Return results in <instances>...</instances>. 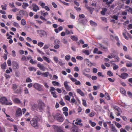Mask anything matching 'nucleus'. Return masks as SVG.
<instances>
[{"mask_svg":"<svg viewBox=\"0 0 132 132\" xmlns=\"http://www.w3.org/2000/svg\"><path fill=\"white\" fill-rule=\"evenodd\" d=\"M56 89L53 87H50V92L51 93L52 92H54V91L56 90Z\"/></svg>","mask_w":132,"mask_h":132,"instance_id":"nucleus-45","label":"nucleus"},{"mask_svg":"<svg viewBox=\"0 0 132 132\" xmlns=\"http://www.w3.org/2000/svg\"><path fill=\"white\" fill-rule=\"evenodd\" d=\"M38 4L40 5L43 8H44V7L45 6V3L44 2H43L41 1H40L39 2Z\"/></svg>","mask_w":132,"mask_h":132,"instance_id":"nucleus-24","label":"nucleus"},{"mask_svg":"<svg viewBox=\"0 0 132 132\" xmlns=\"http://www.w3.org/2000/svg\"><path fill=\"white\" fill-rule=\"evenodd\" d=\"M126 66L128 67H131L132 66V63L130 62L127 63L126 64Z\"/></svg>","mask_w":132,"mask_h":132,"instance_id":"nucleus-58","label":"nucleus"},{"mask_svg":"<svg viewBox=\"0 0 132 132\" xmlns=\"http://www.w3.org/2000/svg\"><path fill=\"white\" fill-rule=\"evenodd\" d=\"M119 68L118 66L116 65L115 64H114V66L113 67V69L114 70H117L118 68Z\"/></svg>","mask_w":132,"mask_h":132,"instance_id":"nucleus-59","label":"nucleus"},{"mask_svg":"<svg viewBox=\"0 0 132 132\" xmlns=\"http://www.w3.org/2000/svg\"><path fill=\"white\" fill-rule=\"evenodd\" d=\"M52 84L54 86H58L59 85V83L56 81H53L52 82Z\"/></svg>","mask_w":132,"mask_h":132,"instance_id":"nucleus-35","label":"nucleus"},{"mask_svg":"<svg viewBox=\"0 0 132 132\" xmlns=\"http://www.w3.org/2000/svg\"><path fill=\"white\" fill-rule=\"evenodd\" d=\"M59 103L62 106H63L65 105V103L63 102V100L62 98L61 99V101H60Z\"/></svg>","mask_w":132,"mask_h":132,"instance_id":"nucleus-40","label":"nucleus"},{"mask_svg":"<svg viewBox=\"0 0 132 132\" xmlns=\"http://www.w3.org/2000/svg\"><path fill=\"white\" fill-rule=\"evenodd\" d=\"M40 14L42 16H40V18L42 20L46 21L47 19L45 18V17L46 16H48V13L47 12H45L44 11H40Z\"/></svg>","mask_w":132,"mask_h":132,"instance_id":"nucleus-7","label":"nucleus"},{"mask_svg":"<svg viewBox=\"0 0 132 132\" xmlns=\"http://www.w3.org/2000/svg\"><path fill=\"white\" fill-rule=\"evenodd\" d=\"M29 6L27 3L24 2L23 3V5L22 6V7L24 9H26V7Z\"/></svg>","mask_w":132,"mask_h":132,"instance_id":"nucleus-28","label":"nucleus"},{"mask_svg":"<svg viewBox=\"0 0 132 132\" xmlns=\"http://www.w3.org/2000/svg\"><path fill=\"white\" fill-rule=\"evenodd\" d=\"M6 64L5 62H4L3 64H2L1 65V68L3 69H4L6 68Z\"/></svg>","mask_w":132,"mask_h":132,"instance_id":"nucleus-38","label":"nucleus"},{"mask_svg":"<svg viewBox=\"0 0 132 132\" xmlns=\"http://www.w3.org/2000/svg\"><path fill=\"white\" fill-rule=\"evenodd\" d=\"M17 87V86L15 84H14L12 85V88L15 93L18 94L20 93L21 92V88H20L16 89Z\"/></svg>","mask_w":132,"mask_h":132,"instance_id":"nucleus-5","label":"nucleus"},{"mask_svg":"<svg viewBox=\"0 0 132 132\" xmlns=\"http://www.w3.org/2000/svg\"><path fill=\"white\" fill-rule=\"evenodd\" d=\"M109 127L111 128V130L113 132H117V130L114 125L112 124H110Z\"/></svg>","mask_w":132,"mask_h":132,"instance_id":"nucleus-16","label":"nucleus"},{"mask_svg":"<svg viewBox=\"0 0 132 132\" xmlns=\"http://www.w3.org/2000/svg\"><path fill=\"white\" fill-rule=\"evenodd\" d=\"M22 115V112L21 109L20 108L17 109L16 112V116L18 117Z\"/></svg>","mask_w":132,"mask_h":132,"instance_id":"nucleus-15","label":"nucleus"},{"mask_svg":"<svg viewBox=\"0 0 132 132\" xmlns=\"http://www.w3.org/2000/svg\"><path fill=\"white\" fill-rule=\"evenodd\" d=\"M30 62L32 64H34L37 63V61H34L32 59H31L30 61Z\"/></svg>","mask_w":132,"mask_h":132,"instance_id":"nucleus-54","label":"nucleus"},{"mask_svg":"<svg viewBox=\"0 0 132 132\" xmlns=\"http://www.w3.org/2000/svg\"><path fill=\"white\" fill-rule=\"evenodd\" d=\"M43 57L44 60L48 63H49L50 62V61L49 60V58L46 57L44 56Z\"/></svg>","mask_w":132,"mask_h":132,"instance_id":"nucleus-34","label":"nucleus"},{"mask_svg":"<svg viewBox=\"0 0 132 132\" xmlns=\"http://www.w3.org/2000/svg\"><path fill=\"white\" fill-rule=\"evenodd\" d=\"M37 32L41 37L44 36H47V35L46 32L43 30H37Z\"/></svg>","mask_w":132,"mask_h":132,"instance_id":"nucleus-8","label":"nucleus"},{"mask_svg":"<svg viewBox=\"0 0 132 132\" xmlns=\"http://www.w3.org/2000/svg\"><path fill=\"white\" fill-rule=\"evenodd\" d=\"M82 52L87 55H89L90 54L89 51L87 50H83L82 51Z\"/></svg>","mask_w":132,"mask_h":132,"instance_id":"nucleus-29","label":"nucleus"},{"mask_svg":"<svg viewBox=\"0 0 132 132\" xmlns=\"http://www.w3.org/2000/svg\"><path fill=\"white\" fill-rule=\"evenodd\" d=\"M107 11V9L106 8H103L102 9V10L101 11V13L102 15H105V13Z\"/></svg>","mask_w":132,"mask_h":132,"instance_id":"nucleus-21","label":"nucleus"},{"mask_svg":"<svg viewBox=\"0 0 132 132\" xmlns=\"http://www.w3.org/2000/svg\"><path fill=\"white\" fill-rule=\"evenodd\" d=\"M114 57L116 61V62L119 61L120 58L118 56H114Z\"/></svg>","mask_w":132,"mask_h":132,"instance_id":"nucleus-56","label":"nucleus"},{"mask_svg":"<svg viewBox=\"0 0 132 132\" xmlns=\"http://www.w3.org/2000/svg\"><path fill=\"white\" fill-rule=\"evenodd\" d=\"M53 128L55 132H65L61 129L60 127L56 125H53Z\"/></svg>","mask_w":132,"mask_h":132,"instance_id":"nucleus-9","label":"nucleus"},{"mask_svg":"<svg viewBox=\"0 0 132 132\" xmlns=\"http://www.w3.org/2000/svg\"><path fill=\"white\" fill-rule=\"evenodd\" d=\"M42 75L44 76L45 77H47L49 75V72H46L44 73H42Z\"/></svg>","mask_w":132,"mask_h":132,"instance_id":"nucleus-52","label":"nucleus"},{"mask_svg":"<svg viewBox=\"0 0 132 132\" xmlns=\"http://www.w3.org/2000/svg\"><path fill=\"white\" fill-rule=\"evenodd\" d=\"M122 34L123 37L126 39L127 40L128 39V37L126 36L127 33H123Z\"/></svg>","mask_w":132,"mask_h":132,"instance_id":"nucleus-57","label":"nucleus"},{"mask_svg":"<svg viewBox=\"0 0 132 132\" xmlns=\"http://www.w3.org/2000/svg\"><path fill=\"white\" fill-rule=\"evenodd\" d=\"M28 69L30 71H36V69L34 67H30L28 68Z\"/></svg>","mask_w":132,"mask_h":132,"instance_id":"nucleus-42","label":"nucleus"},{"mask_svg":"<svg viewBox=\"0 0 132 132\" xmlns=\"http://www.w3.org/2000/svg\"><path fill=\"white\" fill-rule=\"evenodd\" d=\"M0 102L2 104H5L10 105L12 104V103L11 102H8L7 99L5 97H2L0 98Z\"/></svg>","mask_w":132,"mask_h":132,"instance_id":"nucleus-4","label":"nucleus"},{"mask_svg":"<svg viewBox=\"0 0 132 132\" xmlns=\"http://www.w3.org/2000/svg\"><path fill=\"white\" fill-rule=\"evenodd\" d=\"M38 109L40 112H42L45 109V103L40 100L37 101Z\"/></svg>","mask_w":132,"mask_h":132,"instance_id":"nucleus-2","label":"nucleus"},{"mask_svg":"<svg viewBox=\"0 0 132 132\" xmlns=\"http://www.w3.org/2000/svg\"><path fill=\"white\" fill-rule=\"evenodd\" d=\"M70 124H71V123L69 121L68 119H66L63 125H65V129H68L69 127Z\"/></svg>","mask_w":132,"mask_h":132,"instance_id":"nucleus-14","label":"nucleus"},{"mask_svg":"<svg viewBox=\"0 0 132 132\" xmlns=\"http://www.w3.org/2000/svg\"><path fill=\"white\" fill-rule=\"evenodd\" d=\"M13 127L14 128V131L16 132H17V130H18V128H17L16 126V125H13Z\"/></svg>","mask_w":132,"mask_h":132,"instance_id":"nucleus-61","label":"nucleus"},{"mask_svg":"<svg viewBox=\"0 0 132 132\" xmlns=\"http://www.w3.org/2000/svg\"><path fill=\"white\" fill-rule=\"evenodd\" d=\"M64 87L67 91H70L71 90V89L70 87L68 86L67 81H65L64 82Z\"/></svg>","mask_w":132,"mask_h":132,"instance_id":"nucleus-18","label":"nucleus"},{"mask_svg":"<svg viewBox=\"0 0 132 132\" xmlns=\"http://www.w3.org/2000/svg\"><path fill=\"white\" fill-rule=\"evenodd\" d=\"M12 66L13 69L14 70L18 69L19 68V64L16 62L13 61L12 62Z\"/></svg>","mask_w":132,"mask_h":132,"instance_id":"nucleus-10","label":"nucleus"},{"mask_svg":"<svg viewBox=\"0 0 132 132\" xmlns=\"http://www.w3.org/2000/svg\"><path fill=\"white\" fill-rule=\"evenodd\" d=\"M24 93L25 94H28L29 93L28 89L27 87H25L24 89Z\"/></svg>","mask_w":132,"mask_h":132,"instance_id":"nucleus-49","label":"nucleus"},{"mask_svg":"<svg viewBox=\"0 0 132 132\" xmlns=\"http://www.w3.org/2000/svg\"><path fill=\"white\" fill-rule=\"evenodd\" d=\"M54 119L59 122H62L64 120V119L60 113H57L55 115L53 116Z\"/></svg>","mask_w":132,"mask_h":132,"instance_id":"nucleus-3","label":"nucleus"},{"mask_svg":"<svg viewBox=\"0 0 132 132\" xmlns=\"http://www.w3.org/2000/svg\"><path fill=\"white\" fill-rule=\"evenodd\" d=\"M126 58L130 60H132V57H130L128 55H126L125 56Z\"/></svg>","mask_w":132,"mask_h":132,"instance_id":"nucleus-48","label":"nucleus"},{"mask_svg":"<svg viewBox=\"0 0 132 132\" xmlns=\"http://www.w3.org/2000/svg\"><path fill=\"white\" fill-rule=\"evenodd\" d=\"M13 101L15 103L17 104H20L21 103L20 101L18 98H15L13 100Z\"/></svg>","mask_w":132,"mask_h":132,"instance_id":"nucleus-20","label":"nucleus"},{"mask_svg":"<svg viewBox=\"0 0 132 132\" xmlns=\"http://www.w3.org/2000/svg\"><path fill=\"white\" fill-rule=\"evenodd\" d=\"M88 96L90 100L91 101H93L94 100V98L92 96V94L91 93H90L89 94Z\"/></svg>","mask_w":132,"mask_h":132,"instance_id":"nucleus-50","label":"nucleus"},{"mask_svg":"<svg viewBox=\"0 0 132 132\" xmlns=\"http://www.w3.org/2000/svg\"><path fill=\"white\" fill-rule=\"evenodd\" d=\"M65 99L66 100H67L69 101H70V97H69V96H68V95L65 96Z\"/></svg>","mask_w":132,"mask_h":132,"instance_id":"nucleus-60","label":"nucleus"},{"mask_svg":"<svg viewBox=\"0 0 132 132\" xmlns=\"http://www.w3.org/2000/svg\"><path fill=\"white\" fill-rule=\"evenodd\" d=\"M115 125L118 128H119L122 127V126L118 122H116Z\"/></svg>","mask_w":132,"mask_h":132,"instance_id":"nucleus-37","label":"nucleus"},{"mask_svg":"<svg viewBox=\"0 0 132 132\" xmlns=\"http://www.w3.org/2000/svg\"><path fill=\"white\" fill-rule=\"evenodd\" d=\"M100 48L102 50H105L106 48L105 46H104L103 45L100 44L99 45Z\"/></svg>","mask_w":132,"mask_h":132,"instance_id":"nucleus-39","label":"nucleus"},{"mask_svg":"<svg viewBox=\"0 0 132 132\" xmlns=\"http://www.w3.org/2000/svg\"><path fill=\"white\" fill-rule=\"evenodd\" d=\"M26 24V22L25 20L23 19H22L21 20V24L22 25L24 26Z\"/></svg>","mask_w":132,"mask_h":132,"instance_id":"nucleus-36","label":"nucleus"},{"mask_svg":"<svg viewBox=\"0 0 132 132\" xmlns=\"http://www.w3.org/2000/svg\"><path fill=\"white\" fill-rule=\"evenodd\" d=\"M113 107V109L116 110L118 112H120L121 111V109L118 106H114Z\"/></svg>","mask_w":132,"mask_h":132,"instance_id":"nucleus-26","label":"nucleus"},{"mask_svg":"<svg viewBox=\"0 0 132 132\" xmlns=\"http://www.w3.org/2000/svg\"><path fill=\"white\" fill-rule=\"evenodd\" d=\"M13 26L16 27H17L18 28H20V26L19 25L18 23L16 22H14L13 23Z\"/></svg>","mask_w":132,"mask_h":132,"instance_id":"nucleus-31","label":"nucleus"},{"mask_svg":"<svg viewBox=\"0 0 132 132\" xmlns=\"http://www.w3.org/2000/svg\"><path fill=\"white\" fill-rule=\"evenodd\" d=\"M120 91L121 93L124 95H125L126 94V92L125 89L123 88H121L120 89Z\"/></svg>","mask_w":132,"mask_h":132,"instance_id":"nucleus-32","label":"nucleus"},{"mask_svg":"<svg viewBox=\"0 0 132 132\" xmlns=\"http://www.w3.org/2000/svg\"><path fill=\"white\" fill-rule=\"evenodd\" d=\"M62 110L63 111V114L65 116L67 117L68 116V109L67 107H64L62 108Z\"/></svg>","mask_w":132,"mask_h":132,"instance_id":"nucleus-13","label":"nucleus"},{"mask_svg":"<svg viewBox=\"0 0 132 132\" xmlns=\"http://www.w3.org/2000/svg\"><path fill=\"white\" fill-rule=\"evenodd\" d=\"M60 41L58 39H55L54 40V44H60Z\"/></svg>","mask_w":132,"mask_h":132,"instance_id":"nucleus-41","label":"nucleus"},{"mask_svg":"<svg viewBox=\"0 0 132 132\" xmlns=\"http://www.w3.org/2000/svg\"><path fill=\"white\" fill-rule=\"evenodd\" d=\"M7 5L5 4L4 6L2 5L1 6L2 9L4 10H6Z\"/></svg>","mask_w":132,"mask_h":132,"instance_id":"nucleus-43","label":"nucleus"},{"mask_svg":"<svg viewBox=\"0 0 132 132\" xmlns=\"http://www.w3.org/2000/svg\"><path fill=\"white\" fill-rule=\"evenodd\" d=\"M77 93H79L81 96H83L84 95L83 92L80 89H78L77 90Z\"/></svg>","mask_w":132,"mask_h":132,"instance_id":"nucleus-22","label":"nucleus"},{"mask_svg":"<svg viewBox=\"0 0 132 132\" xmlns=\"http://www.w3.org/2000/svg\"><path fill=\"white\" fill-rule=\"evenodd\" d=\"M86 64L89 67H92V66H95V64H94L93 63H92L91 62L88 61L86 63Z\"/></svg>","mask_w":132,"mask_h":132,"instance_id":"nucleus-25","label":"nucleus"},{"mask_svg":"<svg viewBox=\"0 0 132 132\" xmlns=\"http://www.w3.org/2000/svg\"><path fill=\"white\" fill-rule=\"evenodd\" d=\"M76 57L77 59L79 60H82L83 59V57L80 56H77Z\"/></svg>","mask_w":132,"mask_h":132,"instance_id":"nucleus-64","label":"nucleus"},{"mask_svg":"<svg viewBox=\"0 0 132 132\" xmlns=\"http://www.w3.org/2000/svg\"><path fill=\"white\" fill-rule=\"evenodd\" d=\"M7 63L8 65L9 66H11V61L10 60H9L7 61Z\"/></svg>","mask_w":132,"mask_h":132,"instance_id":"nucleus-63","label":"nucleus"},{"mask_svg":"<svg viewBox=\"0 0 132 132\" xmlns=\"http://www.w3.org/2000/svg\"><path fill=\"white\" fill-rule=\"evenodd\" d=\"M38 109V104H34L32 105L31 109L32 111L37 110Z\"/></svg>","mask_w":132,"mask_h":132,"instance_id":"nucleus-19","label":"nucleus"},{"mask_svg":"<svg viewBox=\"0 0 132 132\" xmlns=\"http://www.w3.org/2000/svg\"><path fill=\"white\" fill-rule=\"evenodd\" d=\"M90 24L93 26H97V24L94 22L92 20H90Z\"/></svg>","mask_w":132,"mask_h":132,"instance_id":"nucleus-27","label":"nucleus"},{"mask_svg":"<svg viewBox=\"0 0 132 132\" xmlns=\"http://www.w3.org/2000/svg\"><path fill=\"white\" fill-rule=\"evenodd\" d=\"M33 87L34 88L39 91H43L44 90L43 86L37 83H35L33 85Z\"/></svg>","mask_w":132,"mask_h":132,"instance_id":"nucleus-6","label":"nucleus"},{"mask_svg":"<svg viewBox=\"0 0 132 132\" xmlns=\"http://www.w3.org/2000/svg\"><path fill=\"white\" fill-rule=\"evenodd\" d=\"M37 66L39 67L40 70H45L44 67L41 64L38 63L37 64Z\"/></svg>","mask_w":132,"mask_h":132,"instance_id":"nucleus-23","label":"nucleus"},{"mask_svg":"<svg viewBox=\"0 0 132 132\" xmlns=\"http://www.w3.org/2000/svg\"><path fill=\"white\" fill-rule=\"evenodd\" d=\"M44 43L42 42H38V45L40 47H41L44 45Z\"/></svg>","mask_w":132,"mask_h":132,"instance_id":"nucleus-51","label":"nucleus"},{"mask_svg":"<svg viewBox=\"0 0 132 132\" xmlns=\"http://www.w3.org/2000/svg\"><path fill=\"white\" fill-rule=\"evenodd\" d=\"M33 10L35 12H36L39 10V7L35 3H33L32 5Z\"/></svg>","mask_w":132,"mask_h":132,"instance_id":"nucleus-11","label":"nucleus"},{"mask_svg":"<svg viewBox=\"0 0 132 132\" xmlns=\"http://www.w3.org/2000/svg\"><path fill=\"white\" fill-rule=\"evenodd\" d=\"M51 94L52 95L53 97L55 98H56L57 97V95H56V92H52L51 93Z\"/></svg>","mask_w":132,"mask_h":132,"instance_id":"nucleus-44","label":"nucleus"},{"mask_svg":"<svg viewBox=\"0 0 132 132\" xmlns=\"http://www.w3.org/2000/svg\"><path fill=\"white\" fill-rule=\"evenodd\" d=\"M91 126L93 127H95L96 125V123L95 122H93L91 121H89Z\"/></svg>","mask_w":132,"mask_h":132,"instance_id":"nucleus-47","label":"nucleus"},{"mask_svg":"<svg viewBox=\"0 0 132 132\" xmlns=\"http://www.w3.org/2000/svg\"><path fill=\"white\" fill-rule=\"evenodd\" d=\"M82 104L85 106L86 107L87 106L86 104V100H82Z\"/></svg>","mask_w":132,"mask_h":132,"instance_id":"nucleus-55","label":"nucleus"},{"mask_svg":"<svg viewBox=\"0 0 132 132\" xmlns=\"http://www.w3.org/2000/svg\"><path fill=\"white\" fill-rule=\"evenodd\" d=\"M74 126H73L71 129V132H80L79 129L77 126L75 125L73 123Z\"/></svg>","mask_w":132,"mask_h":132,"instance_id":"nucleus-12","label":"nucleus"},{"mask_svg":"<svg viewBox=\"0 0 132 132\" xmlns=\"http://www.w3.org/2000/svg\"><path fill=\"white\" fill-rule=\"evenodd\" d=\"M71 39L73 41H77L78 40V38L77 37L74 36H72L71 37Z\"/></svg>","mask_w":132,"mask_h":132,"instance_id":"nucleus-30","label":"nucleus"},{"mask_svg":"<svg viewBox=\"0 0 132 132\" xmlns=\"http://www.w3.org/2000/svg\"><path fill=\"white\" fill-rule=\"evenodd\" d=\"M118 76L122 79H126L128 76V75L126 73H122L121 75H118Z\"/></svg>","mask_w":132,"mask_h":132,"instance_id":"nucleus-17","label":"nucleus"},{"mask_svg":"<svg viewBox=\"0 0 132 132\" xmlns=\"http://www.w3.org/2000/svg\"><path fill=\"white\" fill-rule=\"evenodd\" d=\"M121 71L126 72L127 71V69L125 67H123L121 69Z\"/></svg>","mask_w":132,"mask_h":132,"instance_id":"nucleus-62","label":"nucleus"},{"mask_svg":"<svg viewBox=\"0 0 132 132\" xmlns=\"http://www.w3.org/2000/svg\"><path fill=\"white\" fill-rule=\"evenodd\" d=\"M38 118L37 117H35L32 119L30 121V123L32 126L36 128L39 127V125L38 123Z\"/></svg>","mask_w":132,"mask_h":132,"instance_id":"nucleus-1","label":"nucleus"},{"mask_svg":"<svg viewBox=\"0 0 132 132\" xmlns=\"http://www.w3.org/2000/svg\"><path fill=\"white\" fill-rule=\"evenodd\" d=\"M76 120L77 121L75 122V124L76 125H78L79 123H81L82 122V120L80 119H77Z\"/></svg>","mask_w":132,"mask_h":132,"instance_id":"nucleus-33","label":"nucleus"},{"mask_svg":"<svg viewBox=\"0 0 132 132\" xmlns=\"http://www.w3.org/2000/svg\"><path fill=\"white\" fill-rule=\"evenodd\" d=\"M108 75L111 77L113 76V74L111 71H108Z\"/></svg>","mask_w":132,"mask_h":132,"instance_id":"nucleus-53","label":"nucleus"},{"mask_svg":"<svg viewBox=\"0 0 132 132\" xmlns=\"http://www.w3.org/2000/svg\"><path fill=\"white\" fill-rule=\"evenodd\" d=\"M70 58V55H66L65 56V59L67 61L69 60Z\"/></svg>","mask_w":132,"mask_h":132,"instance_id":"nucleus-46","label":"nucleus"}]
</instances>
